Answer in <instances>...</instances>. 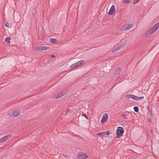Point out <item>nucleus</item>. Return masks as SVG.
Returning <instances> with one entry per match:
<instances>
[{"instance_id": "6ab92c4d", "label": "nucleus", "mask_w": 159, "mask_h": 159, "mask_svg": "<svg viewBox=\"0 0 159 159\" xmlns=\"http://www.w3.org/2000/svg\"><path fill=\"white\" fill-rule=\"evenodd\" d=\"M134 110L135 112H138L139 111V108L137 107H134Z\"/></svg>"}, {"instance_id": "393cba45", "label": "nucleus", "mask_w": 159, "mask_h": 159, "mask_svg": "<svg viewBox=\"0 0 159 159\" xmlns=\"http://www.w3.org/2000/svg\"><path fill=\"white\" fill-rule=\"evenodd\" d=\"M38 51H41L42 50V46H40L38 47Z\"/></svg>"}, {"instance_id": "cd10ccee", "label": "nucleus", "mask_w": 159, "mask_h": 159, "mask_svg": "<svg viewBox=\"0 0 159 159\" xmlns=\"http://www.w3.org/2000/svg\"><path fill=\"white\" fill-rule=\"evenodd\" d=\"M105 132H106V134H107L108 135H109L110 134V131L109 130H108L107 131Z\"/></svg>"}, {"instance_id": "a211bd4d", "label": "nucleus", "mask_w": 159, "mask_h": 159, "mask_svg": "<svg viewBox=\"0 0 159 159\" xmlns=\"http://www.w3.org/2000/svg\"><path fill=\"white\" fill-rule=\"evenodd\" d=\"M5 142V140L3 137L0 139V143H2Z\"/></svg>"}, {"instance_id": "b1692460", "label": "nucleus", "mask_w": 159, "mask_h": 159, "mask_svg": "<svg viewBox=\"0 0 159 159\" xmlns=\"http://www.w3.org/2000/svg\"><path fill=\"white\" fill-rule=\"evenodd\" d=\"M5 25L6 27H9V23L7 21H6L5 22Z\"/></svg>"}, {"instance_id": "ddd939ff", "label": "nucleus", "mask_w": 159, "mask_h": 159, "mask_svg": "<svg viewBox=\"0 0 159 159\" xmlns=\"http://www.w3.org/2000/svg\"><path fill=\"white\" fill-rule=\"evenodd\" d=\"M77 66H78V65L76 62L75 63H74V64L71 65V66H70V69L74 68L76 67H77Z\"/></svg>"}, {"instance_id": "4468645a", "label": "nucleus", "mask_w": 159, "mask_h": 159, "mask_svg": "<svg viewBox=\"0 0 159 159\" xmlns=\"http://www.w3.org/2000/svg\"><path fill=\"white\" fill-rule=\"evenodd\" d=\"M11 134H9L6 136H5L3 137L5 139V141L10 138L11 137Z\"/></svg>"}, {"instance_id": "5701e85b", "label": "nucleus", "mask_w": 159, "mask_h": 159, "mask_svg": "<svg viewBox=\"0 0 159 159\" xmlns=\"http://www.w3.org/2000/svg\"><path fill=\"white\" fill-rule=\"evenodd\" d=\"M140 0H134V2H133V4L135 5L137 3H138V2H139Z\"/></svg>"}, {"instance_id": "423d86ee", "label": "nucleus", "mask_w": 159, "mask_h": 159, "mask_svg": "<svg viewBox=\"0 0 159 159\" xmlns=\"http://www.w3.org/2000/svg\"><path fill=\"white\" fill-rule=\"evenodd\" d=\"M144 98V97H138L137 96L133 95L132 99L135 100L139 101L143 99Z\"/></svg>"}, {"instance_id": "9b49d317", "label": "nucleus", "mask_w": 159, "mask_h": 159, "mask_svg": "<svg viewBox=\"0 0 159 159\" xmlns=\"http://www.w3.org/2000/svg\"><path fill=\"white\" fill-rule=\"evenodd\" d=\"M49 40L53 43H57V40L55 39L51 38Z\"/></svg>"}, {"instance_id": "a878e982", "label": "nucleus", "mask_w": 159, "mask_h": 159, "mask_svg": "<svg viewBox=\"0 0 159 159\" xmlns=\"http://www.w3.org/2000/svg\"><path fill=\"white\" fill-rule=\"evenodd\" d=\"M122 1L123 2H129V0H122Z\"/></svg>"}, {"instance_id": "7ed1b4c3", "label": "nucleus", "mask_w": 159, "mask_h": 159, "mask_svg": "<svg viewBox=\"0 0 159 159\" xmlns=\"http://www.w3.org/2000/svg\"><path fill=\"white\" fill-rule=\"evenodd\" d=\"M88 157V156L82 152L78 153L77 156V158L79 159H85Z\"/></svg>"}, {"instance_id": "20e7f679", "label": "nucleus", "mask_w": 159, "mask_h": 159, "mask_svg": "<svg viewBox=\"0 0 159 159\" xmlns=\"http://www.w3.org/2000/svg\"><path fill=\"white\" fill-rule=\"evenodd\" d=\"M108 118V115L107 113L104 114L102 118L101 123L102 124L104 123Z\"/></svg>"}, {"instance_id": "aec40b11", "label": "nucleus", "mask_w": 159, "mask_h": 159, "mask_svg": "<svg viewBox=\"0 0 159 159\" xmlns=\"http://www.w3.org/2000/svg\"><path fill=\"white\" fill-rule=\"evenodd\" d=\"M133 95L132 94H127L126 95V97L128 98H132Z\"/></svg>"}, {"instance_id": "bb28decb", "label": "nucleus", "mask_w": 159, "mask_h": 159, "mask_svg": "<svg viewBox=\"0 0 159 159\" xmlns=\"http://www.w3.org/2000/svg\"><path fill=\"white\" fill-rule=\"evenodd\" d=\"M82 116H84L86 118V119H88L87 117L86 116V115L85 114H83L82 115Z\"/></svg>"}, {"instance_id": "39448f33", "label": "nucleus", "mask_w": 159, "mask_h": 159, "mask_svg": "<svg viewBox=\"0 0 159 159\" xmlns=\"http://www.w3.org/2000/svg\"><path fill=\"white\" fill-rule=\"evenodd\" d=\"M115 11V7L114 5H112L108 14L110 15H112L114 14Z\"/></svg>"}, {"instance_id": "f3484780", "label": "nucleus", "mask_w": 159, "mask_h": 159, "mask_svg": "<svg viewBox=\"0 0 159 159\" xmlns=\"http://www.w3.org/2000/svg\"><path fill=\"white\" fill-rule=\"evenodd\" d=\"M119 69L118 68H117L115 72V75H117L119 74Z\"/></svg>"}, {"instance_id": "f8f14e48", "label": "nucleus", "mask_w": 159, "mask_h": 159, "mask_svg": "<svg viewBox=\"0 0 159 159\" xmlns=\"http://www.w3.org/2000/svg\"><path fill=\"white\" fill-rule=\"evenodd\" d=\"M116 134H117L116 138L118 139L119 138V126L117 127V129L116 130Z\"/></svg>"}, {"instance_id": "f03ea898", "label": "nucleus", "mask_w": 159, "mask_h": 159, "mask_svg": "<svg viewBox=\"0 0 159 159\" xmlns=\"http://www.w3.org/2000/svg\"><path fill=\"white\" fill-rule=\"evenodd\" d=\"M133 26L132 24H126L123 26L121 28L122 31H127L130 29Z\"/></svg>"}, {"instance_id": "dca6fc26", "label": "nucleus", "mask_w": 159, "mask_h": 159, "mask_svg": "<svg viewBox=\"0 0 159 159\" xmlns=\"http://www.w3.org/2000/svg\"><path fill=\"white\" fill-rule=\"evenodd\" d=\"M49 47H45L42 46V50H48L49 48Z\"/></svg>"}, {"instance_id": "473e14b6", "label": "nucleus", "mask_w": 159, "mask_h": 159, "mask_svg": "<svg viewBox=\"0 0 159 159\" xmlns=\"http://www.w3.org/2000/svg\"><path fill=\"white\" fill-rule=\"evenodd\" d=\"M116 15V13L115 14L114 16H115Z\"/></svg>"}, {"instance_id": "412c9836", "label": "nucleus", "mask_w": 159, "mask_h": 159, "mask_svg": "<svg viewBox=\"0 0 159 159\" xmlns=\"http://www.w3.org/2000/svg\"><path fill=\"white\" fill-rule=\"evenodd\" d=\"M10 38H7L5 39V41L7 43H10Z\"/></svg>"}, {"instance_id": "9d476101", "label": "nucleus", "mask_w": 159, "mask_h": 159, "mask_svg": "<svg viewBox=\"0 0 159 159\" xmlns=\"http://www.w3.org/2000/svg\"><path fill=\"white\" fill-rule=\"evenodd\" d=\"M84 62V61L83 60H81L79 61H78L77 62H76L77 64L78 65V66H81V65L83 64Z\"/></svg>"}, {"instance_id": "4be33fe9", "label": "nucleus", "mask_w": 159, "mask_h": 159, "mask_svg": "<svg viewBox=\"0 0 159 159\" xmlns=\"http://www.w3.org/2000/svg\"><path fill=\"white\" fill-rule=\"evenodd\" d=\"M62 96H63V95H61V94H59L57 95L56 97H54V98H61Z\"/></svg>"}, {"instance_id": "c85d7f7f", "label": "nucleus", "mask_w": 159, "mask_h": 159, "mask_svg": "<svg viewBox=\"0 0 159 159\" xmlns=\"http://www.w3.org/2000/svg\"><path fill=\"white\" fill-rule=\"evenodd\" d=\"M124 45H125V43H123L122 44V45H121L120 46V49L124 47Z\"/></svg>"}, {"instance_id": "2f4dec72", "label": "nucleus", "mask_w": 159, "mask_h": 159, "mask_svg": "<svg viewBox=\"0 0 159 159\" xmlns=\"http://www.w3.org/2000/svg\"><path fill=\"white\" fill-rule=\"evenodd\" d=\"M122 116H123L125 118H126V116H125V115H124V114H123L122 115Z\"/></svg>"}, {"instance_id": "f257e3e1", "label": "nucleus", "mask_w": 159, "mask_h": 159, "mask_svg": "<svg viewBox=\"0 0 159 159\" xmlns=\"http://www.w3.org/2000/svg\"><path fill=\"white\" fill-rule=\"evenodd\" d=\"M159 28V22L155 24L150 28L145 33V37H148L155 32Z\"/></svg>"}, {"instance_id": "6e6552de", "label": "nucleus", "mask_w": 159, "mask_h": 159, "mask_svg": "<svg viewBox=\"0 0 159 159\" xmlns=\"http://www.w3.org/2000/svg\"><path fill=\"white\" fill-rule=\"evenodd\" d=\"M106 134V132H101L100 133H97V135L98 136L101 137L102 139L104 137V135Z\"/></svg>"}, {"instance_id": "2eb2a0df", "label": "nucleus", "mask_w": 159, "mask_h": 159, "mask_svg": "<svg viewBox=\"0 0 159 159\" xmlns=\"http://www.w3.org/2000/svg\"><path fill=\"white\" fill-rule=\"evenodd\" d=\"M119 49V47L114 46L112 50V52H114L116 50H117Z\"/></svg>"}, {"instance_id": "0eeeda50", "label": "nucleus", "mask_w": 159, "mask_h": 159, "mask_svg": "<svg viewBox=\"0 0 159 159\" xmlns=\"http://www.w3.org/2000/svg\"><path fill=\"white\" fill-rule=\"evenodd\" d=\"M20 114V112L19 110H16L13 111L12 114L14 117H17Z\"/></svg>"}, {"instance_id": "c756f323", "label": "nucleus", "mask_w": 159, "mask_h": 159, "mask_svg": "<svg viewBox=\"0 0 159 159\" xmlns=\"http://www.w3.org/2000/svg\"><path fill=\"white\" fill-rule=\"evenodd\" d=\"M66 94V93L64 92H61V95H63V96L64 95Z\"/></svg>"}, {"instance_id": "1a4fd4ad", "label": "nucleus", "mask_w": 159, "mask_h": 159, "mask_svg": "<svg viewBox=\"0 0 159 159\" xmlns=\"http://www.w3.org/2000/svg\"><path fill=\"white\" fill-rule=\"evenodd\" d=\"M124 133V130L123 128L120 126V137L122 136L123 134Z\"/></svg>"}, {"instance_id": "7c9ffc66", "label": "nucleus", "mask_w": 159, "mask_h": 159, "mask_svg": "<svg viewBox=\"0 0 159 159\" xmlns=\"http://www.w3.org/2000/svg\"><path fill=\"white\" fill-rule=\"evenodd\" d=\"M51 57L55 58V57L54 55H51Z\"/></svg>"}]
</instances>
